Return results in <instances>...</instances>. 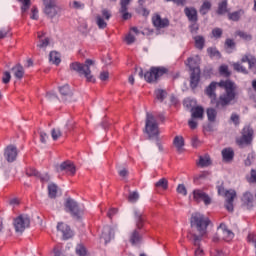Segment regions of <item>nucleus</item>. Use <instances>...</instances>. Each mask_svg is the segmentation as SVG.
I'll return each mask as SVG.
<instances>
[{
    "label": "nucleus",
    "mask_w": 256,
    "mask_h": 256,
    "mask_svg": "<svg viewBox=\"0 0 256 256\" xmlns=\"http://www.w3.org/2000/svg\"><path fill=\"white\" fill-rule=\"evenodd\" d=\"M207 117L208 121H210L211 123H215V119H217V110H215V108H208Z\"/></svg>",
    "instance_id": "nucleus-37"
},
{
    "label": "nucleus",
    "mask_w": 256,
    "mask_h": 256,
    "mask_svg": "<svg viewBox=\"0 0 256 256\" xmlns=\"http://www.w3.org/2000/svg\"><path fill=\"white\" fill-rule=\"evenodd\" d=\"M155 95H156V99H158V101L163 103V101H165V98L167 97V91L163 89H157L155 90Z\"/></svg>",
    "instance_id": "nucleus-39"
},
{
    "label": "nucleus",
    "mask_w": 256,
    "mask_h": 256,
    "mask_svg": "<svg viewBox=\"0 0 256 256\" xmlns=\"http://www.w3.org/2000/svg\"><path fill=\"white\" fill-rule=\"evenodd\" d=\"M25 173L27 177H36L37 179L39 177V171H37L35 168H27Z\"/></svg>",
    "instance_id": "nucleus-43"
},
{
    "label": "nucleus",
    "mask_w": 256,
    "mask_h": 256,
    "mask_svg": "<svg viewBox=\"0 0 256 256\" xmlns=\"http://www.w3.org/2000/svg\"><path fill=\"white\" fill-rule=\"evenodd\" d=\"M212 35H213V37H215V39H221V37H223V29L214 28L212 30Z\"/></svg>",
    "instance_id": "nucleus-51"
},
{
    "label": "nucleus",
    "mask_w": 256,
    "mask_h": 256,
    "mask_svg": "<svg viewBox=\"0 0 256 256\" xmlns=\"http://www.w3.org/2000/svg\"><path fill=\"white\" fill-rule=\"evenodd\" d=\"M49 43H50V40L48 37L42 39V40H39V43L37 44V47L39 49H47V47H49Z\"/></svg>",
    "instance_id": "nucleus-45"
},
{
    "label": "nucleus",
    "mask_w": 256,
    "mask_h": 256,
    "mask_svg": "<svg viewBox=\"0 0 256 256\" xmlns=\"http://www.w3.org/2000/svg\"><path fill=\"white\" fill-rule=\"evenodd\" d=\"M152 23L157 29H166V27H169L170 22L169 19L161 18V15L156 14L152 17Z\"/></svg>",
    "instance_id": "nucleus-19"
},
{
    "label": "nucleus",
    "mask_w": 256,
    "mask_h": 256,
    "mask_svg": "<svg viewBox=\"0 0 256 256\" xmlns=\"http://www.w3.org/2000/svg\"><path fill=\"white\" fill-rule=\"evenodd\" d=\"M117 213H119V209L117 208H111L108 213H107V217H109V219H113V217H115V215H117Z\"/></svg>",
    "instance_id": "nucleus-58"
},
{
    "label": "nucleus",
    "mask_w": 256,
    "mask_h": 256,
    "mask_svg": "<svg viewBox=\"0 0 256 256\" xmlns=\"http://www.w3.org/2000/svg\"><path fill=\"white\" fill-rule=\"evenodd\" d=\"M136 72H138L140 79H145L147 83H157L159 77H163V75L169 73V69L152 66L150 70L145 73H143V68H136Z\"/></svg>",
    "instance_id": "nucleus-4"
},
{
    "label": "nucleus",
    "mask_w": 256,
    "mask_h": 256,
    "mask_svg": "<svg viewBox=\"0 0 256 256\" xmlns=\"http://www.w3.org/2000/svg\"><path fill=\"white\" fill-rule=\"evenodd\" d=\"M55 169L57 173H61L65 171V173H68L69 175H75L77 173V168L75 167V164L73 162L67 160L62 162L61 164L55 165Z\"/></svg>",
    "instance_id": "nucleus-14"
},
{
    "label": "nucleus",
    "mask_w": 256,
    "mask_h": 256,
    "mask_svg": "<svg viewBox=\"0 0 256 256\" xmlns=\"http://www.w3.org/2000/svg\"><path fill=\"white\" fill-rule=\"evenodd\" d=\"M16 233L20 235L31 226V218L27 214H21L14 219L13 222Z\"/></svg>",
    "instance_id": "nucleus-10"
},
{
    "label": "nucleus",
    "mask_w": 256,
    "mask_h": 256,
    "mask_svg": "<svg viewBox=\"0 0 256 256\" xmlns=\"http://www.w3.org/2000/svg\"><path fill=\"white\" fill-rule=\"evenodd\" d=\"M242 205L247 209H253V194L246 192L242 196Z\"/></svg>",
    "instance_id": "nucleus-23"
},
{
    "label": "nucleus",
    "mask_w": 256,
    "mask_h": 256,
    "mask_svg": "<svg viewBox=\"0 0 256 256\" xmlns=\"http://www.w3.org/2000/svg\"><path fill=\"white\" fill-rule=\"evenodd\" d=\"M192 111V119H203V115H205V109H203V106H196L191 109Z\"/></svg>",
    "instance_id": "nucleus-25"
},
{
    "label": "nucleus",
    "mask_w": 256,
    "mask_h": 256,
    "mask_svg": "<svg viewBox=\"0 0 256 256\" xmlns=\"http://www.w3.org/2000/svg\"><path fill=\"white\" fill-rule=\"evenodd\" d=\"M59 92L61 95V99L64 103H71L72 101H75L73 98V91L69 87V85H64L62 87H59Z\"/></svg>",
    "instance_id": "nucleus-15"
},
{
    "label": "nucleus",
    "mask_w": 256,
    "mask_h": 256,
    "mask_svg": "<svg viewBox=\"0 0 256 256\" xmlns=\"http://www.w3.org/2000/svg\"><path fill=\"white\" fill-rule=\"evenodd\" d=\"M177 193H179L180 195H187V188L185 187L184 184H179L177 187Z\"/></svg>",
    "instance_id": "nucleus-56"
},
{
    "label": "nucleus",
    "mask_w": 256,
    "mask_h": 256,
    "mask_svg": "<svg viewBox=\"0 0 256 256\" xmlns=\"http://www.w3.org/2000/svg\"><path fill=\"white\" fill-rule=\"evenodd\" d=\"M192 147H199V137L193 136L191 139Z\"/></svg>",
    "instance_id": "nucleus-64"
},
{
    "label": "nucleus",
    "mask_w": 256,
    "mask_h": 256,
    "mask_svg": "<svg viewBox=\"0 0 256 256\" xmlns=\"http://www.w3.org/2000/svg\"><path fill=\"white\" fill-rule=\"evenodd\" d=\"M19 3H22L21 11L25 13L29 7H31V0H18Z\"/></svg>",
    "instance_id": "nucleus-46"
},
{
    "label": "nucleus",
    "mask_w": 256,
    "mask_h": 256,
    "mask_svg": "<svg viewBox=\"0 0 256 256\" xmlns=\"http://www.w3.org/2000/svg\"><path fill=\"white\" fill-rule=\"evenodd\" d=\"M114 237L115 230L111 226H105L101 234V239H104L105 244L109 243Z\"/></svg>",
    "instance_id": "nucleus-22"
},
{
    "label": "nucleus",
    "mask_w": 256,
    "mask_h": 256,
    "mask_svg": "<svg viewBox=\"0 0 256 256\" xmlns=\"http://www.w3.org/2000/svg\"><path fill=\"white\" fill-rule=\"evenodd\" d=\"M234 67V71H237L238 73H243L244 75H247V73H249L247 71V68H245L243 65H241L240 63H234L233 64Z\"/></svg>",
    "instance_id": "nucleus-42"
},
{
    "label": "nucleus",
    "mask_w": 256,
    "mask_h": 256,
    "mask_svg": "<svg viewBox=\"0 0 256 256\" xmlns=\"http://www.w3.org/2000/svg\"><path fill=\"white\" fill-rule=\"evenodd\" d=\"M49 61L54 65H59V63H61V56L57 51H51L49 54Z\"/></svg>",
    "instance_id": "nucleus-33"
},
{
    "label": "nucleus",
    "mask_w": 256,
    "mask_h": 256,
    "mask_svg": "<svg viewBox=\"0 0 256 256\" xmlns=\"http://www.w3.org/2000/svg\"><path fill=\"white\" fill-rule=\"evenodd\" d=\"M242 15H245V10L240 9V10H237L235 12L228 13V19L230 21L237 22L241 19Z\"/></svg>",
    "instance_id": "nucleus-27"
},
{
    "label": "nucleus",
    "mask_w": 256,
    "mask_h": 256,
    "mask_svg": "<svg viewBox=\"0 0 256 256\" xmlns=\"http://www.w3.org/2000/svg\"><path fill=\"white\" fill-rule=\"evenodd\" d=\"M173 145L176 147L177 151L181 152V149L185 147V139H183V136H175Z\"/></svg>",
    "instance_id": "nucleus-30"
},
{
    "label": "nucleus",
    "mask_w": 256,
    "mask_h": 256,
    "mask_svg": "<svg viewBox=\"0 0 256 256\" xmlns=\"http://www.w3.org/2000/svg\"><path fill=\"white\" fill-rule=\"evenodd\" d=\"M140 195L138 191H129V195L127 197L129 203H137Z\"/></svg>",
    "instance_id": "nucleus-38"
},
{
    "label": "nucleus",
    "mask_w": 256,
    "mask_h": 256,
    "mask_svg": "<svg viewBox=\"0 0 256 256\" xmlns=\"http://www.w3.org/2000/svg\"><path fill=\"white\" fill-rule=\"evenodd\" d=\"M130 4H131V0H120V10L129 11Z\"/></svg>",
    "instance_id": "nucleus-50"
},
{
    "label": "nucleus",
    "mask_w": 256,
    "mask_h": 256,
    "mask_svg": "<svg viewBox=\"0 0 256 256\" xmlns=\"http://www.w3.org/2000/svg\"><path fill=\"white\" fill-rule=\"evenodd\" d=\"M187 61L190 71H194V69H199L197 66V61H195L194 58H188Z\"/></svg>",
    "instance_id": "nucleus-54"
},
{
    "label": "nucleus",
    "mask_w": 256,
    "mask_h": 256,
    "mask_svg": "<svg viewBox=\"0 0 256 256\" xmlns=\"http://www.w3.org/2000/svg\"><path fill=\"white\" fill-rule=\"evenodd\" d=\"M155 189H162L163 191H167L169 189V181L167 178H161L155 184Z\"/></svg>",
    "instance_id": "nucleus-29"
},
{
    "label": "nucleus",
    "mask_w": 256,
    "mask_h": 256,
    "mask_svg": "<svg viewBox=\"0 0 256 256\" xmlns=\"http://www.w3.org/2000/svg\"><path fill=\"white\" fill-rule=\"evenodd\" d=\"M224 47L225 49H235L236 47L235 40L231 38H227L225 40Z\"/></svg>",
    "instance_id": "nucleus-47"
},
{
    "label": "nucleus",
    "mask_w": 256,
    "mask_h": 256,
    "mask_svg": "<svg viewBox=\"0 0 256 256\" xmlns=\"http://www.w3.org/2000/svg\"><path fill=\"white\" fill-rule=\"evenodd\" d=\"M194 41L196 49L202 51V49L205 47V38L201 35H198L194 37Z\"/></svg>",
    "instance_id": "nucleus-34"
},
{
    "label": "nucleus",
    "mask_w": 256,
    "mask_h": 256,
    "mask_svg": "<svg viewBox=\"0 0 256 256\" xmlns=\"http://www.w3.org/2000/svg\"><path fill=\"white\" fill-rule=\"evenodd\" d=\"M66 213H70L74 219H81L83 215V209L79 206V203L73 198H67L64 204Z\"/></svg>",
    "instance_id": "nucleus-9"
},
{
    "label": "nucleus",
    "mask_w": 256,
    "mask_h": 256,
    "mask_svg": "<svg viewBox=\"0 0 256 256\" xmlns=\"http://www.w3.org/2000/svg\"><path fill=\"white\" fill-rule=\"evenodd\" d=\"M95 65V61L86 59L84 64L80 62H73L70 64V71L83 75L88 83H95V77L91 74V66Z\"/></svg>",
    "instance_id": "nucleus-3"
},
{
    "label": "nucleus",
    "mask_w": 256,
    "mask_h": 256,
    "mask_svg": "<svg viewBox=\"0 0 256 256\" xmlns=\"http://www.w3.org/2000/svg\"><path fill=\"white\" fill-rule=\"evenodd\" d=\"M59 191V187L55 183H50L48 185V197L50 199H56L57 198V192Z\"/></svg>",
    "instance_id": "nucleus-28"
},
{
    "label": "nucleus",
    "mask_w": 256,
    "mask_h": 256,
    "mask_svg": "<svg viewBox=\"0 0 256 256\" xmlns=\"http://www.w3.org/2000/svg\"><path fill=\"white\" fill-rule=\"evenodd\" d=\"M73 127H75V122L73 120H67L64 130L65 135H67V133H69Z\"/></svg>",
    "instance_id": "nucleus-52"
},
{
    "label": "nucleus",
    "mask_w": 256,
    "mask_h": 256,
    "mask_svg": "<svg viewBox=\"0 0 256 256\" xmlns=\"http://www.w3.org/2000/svg\"><path fill=\"white\" fill-rule=\"evenodd\" d=\"M76 253L79 256H86L87 255V249H85V246H83V245H78L76 247Z\"/></svg>",
    "instance_id": "nucleus-53"
},
{
    "label": "nucleus",
    "mask_w": 256,
    "mask_h": 256,
    "mask_svg": "<svg viewBox=\"0 0 256 256\" xmlns=\"http://www.w3.org/2000/svg\"><path fill=\"white\" fill-rule=\"evenodd\" d=\"M253 141V128L251 126H245L242 130V136L237 138L236 143L240 147L243 145H251Z\"/></svg>",
    "instance_id": "nucleus-12"
},
{
    "label": "nucleus",
    "mask_w": 256,
    "mask_h": 256,
    "mask_svg": "<svg viewBox=\"0 0 256 256\" xmlns=\"http://www.w3.org/2000/svg\"><path fill=\"white\" fill-rule=\"evenodd\" d=\"M38 179H40L42 183H49V181H51V176L47 173L42 175L39 173Z\"/></svg>",
    "instance_id": "nucleus-55"
},
{
    "label": "nucleus",
    "mask_w": 256,
    "mask_h": 256,
    "mask_svg": "<svg viewBox=\"0 0 256 256\" xmlns=\"http://www.w3.org/2000/svg\"><path fill=\"white\" fill-rule=\"evenodd\" d=\"M32 15H31V19H33L34 21H37V19H39V10H37V7H33L32 10Z\"/></svg>",
    "instance_id": "nucleus-61"
},
{
    "label": "nucleus",
    "mask_w": 256,
    "mask_h": 256,
    "mask_svg": "<svg viewBox=\"0 0 256 256\" xmlns=\"http://www.w3.org/2000/svg\"><path fill=\"white\" fill-rule=\"evenodd\" d=\"M236 90L235 82L222 80L219 83L211 82L205 89V94L211 99V105H214L216 109H225L231 105V101H235Z\"/></svg>",
    "instance_id": "nucleus-1"
},
{
    "label": "nucleus",
    "mask_w": 256,
    "mask_h": 256,
    "mask_svg": "<svg viewBox=\"0 0 256 256\" xmlns=\"http://www.w3.org/2000/svg\"><path fill=\"white\" fill-rule=\"evenodd\" d=\"M201 81V69L194 68L190 74V87L191 89H197L199 86V82Z\"/></svg>",
    "instance_id": "nucleus-18"
},
{
    "label": "nucleus",
    "mask_w": 256,
    "mask_h": 256,
    "mask_svg": "<svg viewBox=\"0 0 256 256\" xmlns=\"http://www.w3.org/2000/svg\"><path fill=\"white\" fill-rule=\"evenodd\" d=\"M17 155H19V149H17V146L10 144L5 147L4 159H6L8 163H15V161H17Z\"/></svg>",
    "instance_id": "nucleus-13"
},
{
    "label": "nucleus",
    "mask_w": 256,
    "mask_h": 256,
    "mask_svg": "<svg viewBox=\"0 0 256 256\" xmlns=\"http://www.w3.org/2000/svg\"><path fill=\"white\" fill-rule=\"evenodd\" d=\"M236 35H238V37H241V39H244L245 41H251V39H253V36H251V34H247V32L244 31H237Z\"/></svg>",
    "instance_id": "nucleus-48"
},
{
    "label": "nucleus",
    "mask_w": 256,
    "mask_h": 256,
    "mask_svg": "<svg viewBox=\"0 0 256 256\" xmlns=\"http://www.w3.org/2000/svg\"><path fill=\"white\" fill-rule=\"evenodd\" d=\"M111 17H113L111 10H109V8H102L100 14H97L95 17L98 29H107V21H109Z\"/></svg>",
    "instance_id": "nucleus-11"
},
{
    "label": "nucleus",
    "mask_w": 256,
    "mask_h": 256,
    "mask_svg": "<svg viewBox=\"0 0 256 256\" xmlns=\"http://www.w3.org/2000/svg\"><path fill=\"white\" fill-rule=\"evenodd\" d=\"M72 7H73V9H85V4L74 0L72 2Z\"/></svg>",
    "instance_id": "nucleus-59"
},
{
    "label": "nucleus",
    "mask_w": 256,
    "mask_h": 256,
    "mask_svg": "<svg viewBox=\"0 0 256 256\" xmlns=\"http://www.w3.org/2000/svg\"><path fill=\"white\" fill-rule=\"evenodd\" d=\"M207 53L208 55H210V57H216L217 59H221V52H219V50H217V48L215 47H209L207 49Z\"/></svg>",
    "instance_id": "nucleus-40"
},
{
    "label": "nucleus",
    "mask_w": 256,
    "mask_h": 256,
    "mask_svg": "<svg viewBox=\"0 0 256 256\" xmlns=\"http://www.w3.org/2000/svg\"><path fill=\"white\" fill-rule=\"evenodd\" d=\"M57 229H58V231L62 232V237H63L64 241H67V239H71V237H73V231L71 230L69 225H67L63 222H59L57 225Z\"/></svg>",
    "instance_id": "nucleus-20"
},
{
    "label": "nucleus",
    "mask_w": 256,
    "mask_h": 256,
    "mask_svg": "<svg viewBox=\"0 0 256 256\" xmlns=\"http://www.w3.org/2000/svg\"><path fill=\"white\" fill-rule=\"evenodd\" d=\"M134 219L136 222V228L134 229L129 237V241L131 243V245L135 246V245H140L141 241H142V237H141V233L139 232L140 229H143V224L145 223V218H143V212L135 209L134 210Z\"/></svg>",
    "instance_id": "nucleus-5"
},
{
    "label": "nucleus",
    "mask_w": 256,
    "mask_h": 256,
    "mask_svg": "<svg viewBox=\"0 0 256 256\" xmlns=\"http://www.w3.org/2000/svg\"><path fill=\"white\" fill-rule=\"evenodd\" d=\"M198 165L200 167H209V165H211V157L209 156V154H205L204 156H200Z\"/></svg>",
    "instance_id": "nucleus-32"
},
{
    "label": "nucleus",
    "mask_w": 256,
    "mask_h": 256,
    "mask_svg": "<svg viewBox=\"0 0 256 256\" xmlns=\"http://www.w3.org/2000/svg\"><path fill=\"white\" fill-rule=\"evenodd\" d=\"M145 133H147L149 139H157L159 137V124L155 119L153 114L146 113V122H145Z\"/></svg>",
    "instance_id": "nucleus-6"
},
{
    "label": "nucleus",
    "mask_w": 256,
    "mask_h": 256,
    "mask_svg": "<svg viewBox=\"0 0 256 256\" xmlns=\"http://www.w3.org/2000/svg\"><path fill=\"white\" fill-rule=\"evenodd\" d=\"M241 62L248 63L249 69H253V67L256 66V59L253 56L245 55L244 57H242Z\"/></svg>",
    "instance_id": "nucleus-35"
},
{
    "label": "nucleus",
    "mask_w": 256,
    "mask_h": 256,
    "mask_svg": "<svg viewBox=\"0 0 256 256\" xmlns=\"http://www.w3.org/2000/svg\"><path fill=\"white\" fill-rule=\"evenodd\" d=\"M211 7H212L211 2L204 1L200 7L201 15H207V13H209V11H211Z\"/></svg>",
    "instance_id": "nucleus-36"
},
{
    "label": "nucleus",
    "mask_w": 256,
    "mask_h": 256,
    "mask_svg": "<svg viewBox=\"0 0 256 256\" xmlns=\"http://www.w3.org/2000/svg\"><path fill=\"white\" fill-rule=\"evenodd\" d=\"M227 0H223L218 4V9L216 11L217 15H225V13H229V10L227 9Z\"/></svg>",
    "instance_id": "nucleus-31"
},
{
    "label": "nucleus",
    "mask_w": 256,
    "mask_h": 256,
    "mask_svg": "<svg viewBox=\"0 0 256 256\" xmlns=\"http://www.w3.org/2000/svg\"><path fill=\"white\" fill-rule=\"evenodd\" d=\"M119 13H121L122 19L124 21H128V19H131V17H133V15H131V13L128 12V10L126 11L119 10Z\"/></svg>",
    "instance_id": "nucleus-57"
},
{
    "label": "nucleus",
    "mask_w": 256,
    "mask_h": 256,
    "mask_svg": "<svg viewBox=\"0 0 256 256\" xmlns=\"http://www.w3.org/2000/svg\"><path fill=\"white\" fill-rule=\"evenodd\" d=\"M231 121L234 123V125H239V115L233 113L230 117Z\"/></svg>",
    "instance_id": "nucleus-63"
},
{
    "label": "nucleus",
    "mask_w": 256,
    "mask_h": 256,
    "mask_svg": "<svg viewBox=\"0 0 256 256\" xmlns=\"http://www.w3.org/2000/svg\"><path fill=\"white\" fill-rule=\"evenodd\" d=\"M63 136V132H61L60 128H53L51 130V137L53 139V141H57V139H59V137Z\"/></svg>",
    "instance_id": "nucleus-41"
},
{
    "label": "nucleus",
    "mask_w": 256,
    "mask_h": 256,
    "mask_svg": "<svg viewBox=\"0 0 256 256\" xmlns=\"http://www.w3.org/2000/svg\"><path fill=\"white\" fill-rule=\"evenodd\" d=\"M10 82H11V72L10 71L3 72L2 83H4V85H7Z\"/></svg>",
    "instance_id": "nucleus-49"
},
{
    "label": "nucleus",
    "mask_w": 256,
    "mask_h": 256,
    "mask_svg": "<svg viewBox=\"0 0 256 256\" xmlns=\"http://www.w3.org/2000/svg\"><path fill=\"white\" fill-rule=\"evenodd\" d=\"M218 235L220 239H223L224 241H231L233 237H235V234L233 231L227 229V225L225 223H221L218 227Z\"/></svg>",
    "instance_id": "nucleus-16"
},
{
    "label": "nucleus",
    "mask_w": 256,
    "mask_h": 256,
    "mask_svg": "<svg viewBox=\"0 0 256 256\" xmlns=\"http://www.w3.org/2000/svg\"><path fill=\"white\" fill-rule=\"evenodd\" d=\"M218 189V195H222L226 198L225 200V209L229 211L230 213H233V201H235V197H237V192L235 190H225V187L217 186Z\"/></svg>",
    "instance_id": "nucleus-8"
},
{
    "label": "nucleus",
    "mask_w": 256,
    "mask_h": 256,
    "mask_svg": "<svg viewBox=\"0 0 256 256\" xmlns=\"http://www.w3.org/2000/svg\"><path fill=\"white\" fill-rule=\"evenodd\" d=\"M222 157L224 161L229 163V161H233V158L235 157V152L231 148H225L222 150Z\"/></svg>",
    "instance_id": "nucleus-26"
},
{
    "label": "nucleus",
    "mask_w": 256,
    "mask_h": 256,
    "mask_svg": "<svg viewBox=\"0 0 256 256\" xmlns=\"http://www.w3.org/2000/svg\"><path fill=\"white\" fill-rule=\"evenodd\" d=\"M193 197H194V200L197 201V203H201V201H203V203L205 205H211V196H209V194L203 192V190H194L193 191Z\"/></svg>",
    "instance_id": "nucleus-17"
},
{
    "label": "nucleus",
    "mask_w": 256,
    "mask_h": 256,
    "mask_svg": "<svg viewBox=\"0 0 256 256\" xmlns=\"http://www.w3.org/2000/svg\"><path fill=\"white\" fill-rule=\"evenodd\" d=\"M220 75H223V77H231V72H229V66L222 65L219 68Z\"/></svg>",
    "instance_id": "nucleus-44"
},
{
    "label": "nucleus",
    "mask_w": 256,
    "mask_h": 256,
    "mask_svg": "<svg viewBox=\"0 0 256 256\" xmlns=\"http://www.w3.org/2000/svg\"><path fill=\"white\" fill-rule=\"evenodd\" d=\"M126 43L127 45H133V43H135V37L133 36V34L129 33L127 36H126Z\"/></svg>",
    "instance_id": "nucleus-60"
},
{
    "label": "nucleus",
    "mask_w": 256,
    "mask_h": 256,
    "mask_svg": "<svg viewBox=\"0 0 256 256\" xmlns=\"http://www.w3.org/2000/svg\"><path fill=\"white\" fill-rule=\"evenodd\" d=\"M191 235L194 245H199L205 235H207V227L211 225L209 217L201 214L200 212H194L190 218Z\"/></svg>",
    "instance_id": "nucleus-2"
},
{
    "label": "nucleus",
    "mask_w": 256,
    "mask_h": 256,
    "mask_svg": "<svg viewBox=\"0 0 256 256\" xmlns=\"http://www.w3.org/2000/svg\"><path fill=\"white\" fill-rule=\"evenodd\" d=\"M11 71L13 72L16 79L21 80L25 76V68H23L21 64H16L14 67L11 68Z\"/></svg>",
    "instance_id": "nucleus-24"
},
{
    "label": "nucleus",
    "mask_w": 256,
    "mask_h": 256,
    "mask_svg": "<svg viewBox=\"0 0 256 256\" xmlns=\"http://www.w3.org/2000/svg\"><path fill=\"white\" fill-rule=\"evenodd\" d=\"M184 13L190 23H197L199 21V16L197 14V9L194 7H186Z\"/></svg>",
    "instance_id": "nucleus-21"
},
{
    "label": "nucleus",
    "mask_w": 256,
    "mask_h": 256,
    "mask_svg": "<svg viewBox=\"0 0 256 256\" xmlns=\"http://www.w3.org/2000/svg\"><path fill=\"white\" fill-rule=\"evenodd\" d=\"M100 81H107L109 79V72L102 71L99 76Z\"/></svg>",
    "instance_id": "nucleus-62"
},
{
    "label": "nucleus",
    "mask_w": 256,
    "mask_h": 256,
    "mask_svg": "<svg viewBox=\"0 0 256 256\" xmlns=\"http://www.w3.org/2000/svg\"><path fill=\"white\" fill-rule=\"evenodd\" d=\"M42 2L43 13L48 19H55L61 13V6L57 3V0H42Z\"/></svg>",
    "instance_id": "nucleus-7"
}]
</instances>
